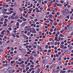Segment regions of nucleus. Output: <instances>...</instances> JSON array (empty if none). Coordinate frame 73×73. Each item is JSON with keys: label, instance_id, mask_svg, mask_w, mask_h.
<instances>
[{"label": "nucleus", "instance_id": "obj_1", "mask_svg": "<svg viewBox=\"0 0 73 73\" xmlns=\"http://www.w3.org/2000/svg\"><path fill=\"white\" fill-rule=\"evenodd\" d=\"M55 66H56V64H54L51 65V66L50 67V68H54V67H55Z\"/></svg>", "mask_w": 73, "mask_h": 73}, {"label": "nucleus", "instance_id": "obj_2", "mask_svg": "<svg viewBox=\"0 0 73 73\" xmlns=\"http://www.w3.org/2000/svg\"><path fill=\"white\" fill-rule=\"evenodd\" d=\"M38 50L40 51L41 50V47L38 45Z\"/></svg>", "mask_w": 73, "mask_h": 73}, {"label": "nucleus", "instance_id": "obj_3", "mask_svg": "<svg viewBox=\"0 0 73 73\" xmlns=\"http://www.w3.org/2000/svg\"><path fill=\"white\" fill-rule=\"evenodd\" d=\"M9 66L10 68H12L13 67V65L12 64H9Z\"/></svg>", "mask_w": 73, "mask_h": 73}, {"label": "nucleus", "instance_id": "obj_4", "mask_svg": "<svg viewBox=\"0 0 73 73\" xmlns=\"http://www.w3.org/2000/svg\"><path fill=\"white\" fill-rule=\"evenodd\" d=\"M32 32L33 33H36V30L35 29H33L32 30Z\"/></svg>", "mask_w": 73, "mask_h": 73}, {"label": "nucleus", "instance_id": "obj_5", "mask_svg": "<svg viewBox=\"0 0 73 73\" xmlns=\"http://www.w3.org/2000/svg\"><path fill=\"white\" fill-rule=\"evenodd\" d=\"M63 13L62 14L63 15H64V16L66 15V14L65 13V11L63 10Z\"/></svg>", "mask_w": 73, "mask_h": 73}, {"label": "nucleus", "instance_id": "obj_6", "mask_svg": "<svg viewBox=\"0 0 73 73\" xmlns=\"http://www.w3.org/2000/svg\"><path fill=\"white\" fill-rule=\"evenodd\" d=\"M48 59H49V57H48V56H46L45 57V60H48Z\"/></svg>", "mask_w": 73, "mask_h": 73}, {"label": "nucleus", "instance_id": "obj_7", "mask_svg": "<svg viewBox=\"0 0 73 73\" xmlns=\"http://www.w3.org/2000/svg\"><path fill=\"white\" fill-rule=\"evenodd\" d=\"M72 28L70 27L68 29V32H70L71 31H72Z\"/></svg>", "mask_w": 73, "mask_h": 73}, {"label": "nucleus", "instance_id": "obj_8", "mask_svg": "<svg viewBox=\"0 0 73 73\" xmlns=\"http://www.w3.org/2000/svg\"><path fill=\"white\" fill-rule=\"evenodd\" d=\"M5 30H3L2 31L1 33V35H4V32H5Z\"/></svg>", "mask_w": 73, "mask_h": 73}, {"label": "nucleus", "instance_id": "obj_9", "mask_svg": "<svg viewBox=\"0 0 73 73\" xmlns=\"http://www.w3.org/2000/svg\"><path fill=\"white\" fill-rule=\"evenodd\" d=\"M48 17L49 18H52V17H53L52 15L51 14L49 15Z\"/></svg>", "mask_w": 73, "mask_h": 73}, {"label": "nucleus", "instance_id": "obj_10", "mask_svg": "<svg viewBox=\"0 0 73 73\" xmlns=\"http://www.w3.org/2000/svg\"><path fill=\"white\" fill-rule=\"evenodd\" d=\"M30 60H33V56H30Z\"/></svg>", "mask_w": 73, "mask_h": 73}, {"label": "nucleus", "instance_id": "obj_11", "mask_svg": "<svg viewBox=\"0 0 73 73\" xmlns=\"http://www.w3.org/2000/svg\"><path fill=\"white\" fill-rule=\"evenodd\" d=\"M3 71L5 72H7V71H8V70H7V69H3Z\"/></svg>", "mask_w": 73, "mask_h": 73}, {"label": "nucleus", "instance_id": "obj_12", "mask_svg": "<svg viewBox=\"0 0 73 73\" xmlns=\"http://www.w3.org/2000/svg\"><path fill=\"white\" fill-rule=\"evenodd\" d=\"M54 25L55 26H56V25H57V23H56V22H54Z\"/></svg>", "mask_w": 73, "mask_h": 73}, {"label": "nucleus", "instance_id": "obj_13", "mask_svg": "<svg viewBox=\"0 0 73 73\" xmlns=\"http://www.w3.org/2000/svg\"><path fill=\"white\" fill-rule=\"evenodd\" d=\"M64 46V45H62V46H60V47L61 48H62V49H63Z\"/></svg>", "mask_w": 73, "mask_h": 73}, {"label": "nucleus", "instance_id": "obj_14", "mask_svg": "<svg viewBox=\"0 0 73 73\" xmlns=\"http://www.w3.org/2000/svg\"><path fill=\"white\" fill-rule=\"evenodd\" d=\"M26 23V22H24L22 24V25L23 26V25H25V24Z\"/></svg>", "mask_w": 73, "mask_h": 73}, {"label": "nucleus", "instance_id": "obj_15", "mask_svg": "<svg viewBox=\"0 0 73 73\" xmlns=\"http://www.w3.org/2000/svg\"><path fill=\"white\" fill-rule=\"evenodd\" d=\"M66 71H60V72L62 73H64Z\"/></svg>", "mask_w": 73, "mask_h": 73}, {"label": "nucleus", "instance_id": "obj_16", "mask_svg": "<svg viewBox=\"0 0 73 73\" xmlns=\"http://www.w3.org/2000/svg\"><path fill=\"white\" fill-rule=\"evenodd\" d=\"M69 5V3H68L67 4H66V5H64V7H66V6H68V5Z\"/></svg>", "mask_w": 73, "mask_h": 73}, {"label": "nucleus", "instance_id": "obj_17", "mask_svg": "<svg viewBox=\"0 0 73 73\" xmlns=\"http://www.w3.org/2000/svg\"><path fill=\"white\" fill-rule=\"evenodd\" d=\"M11 64H13V63H15V61L14 60H13V61H11Z\"/></svg>", "mask_w": 73, "mask_h": 73}, {"label": "nucleus", "instance_id": "obj_18", "mask_svg": "<svg viewBox=\"0 0 73 73\" xmlns=\"http://www.w3.org/2000/svg\"><path fill=\"white\" fill-rule=\"evenodd\" d=\"M4 21V18H2L1 19V21Z\"/></svg>", "mask_w": 73, "mask_h": 73}, {"label": "nucleus", "instance_id": "obj_19", "mask_svg": "<svg viewBox=\"0 0 73 73\" xmlns=\"http://www.w3.org/2000/svg\"><path fill=\"white\" fill-rule=\"evenodd\" d=\"M18 17L17 16H15V19H18Z\"/></svg>", "mask_w": 73, "mask_h": 73}, {"label": "nucleus", "instance_id": "obj_20", "mask_svg": "<svg viewBox=\"0 0 73 73\" xmlns=\"http://www.w3.org/2000/svg\"><path fill=\"white\" fill-rule=\"evenodd\" d=\"M60 3L61 4H63L64 3V1L62 0L60 1Z\"/></svg>", "mask_w": 73, "mask_h": 73}, {"label": "nucleus", "instance_id": "obj_21", "mask_svg": "<svg viewBox=\"0 0 73 73\" xmlns=\"http://www.w3.org/2000/svg\"><path fill=\"white\" fill-rule=\"evenodd\" d=\"M49 20L51 22V23H53V20H51L50 19H49Z\"/></svg>", "mask_w": 73, "mask_h": 73}, {"label": "nucleus", "instance_id": "obj_22", "mask_svg": "<svg viewBox=\"0 0 73 73\" xmlns=\"http://www.w3.org/2000/svg\"><path fill=\"white\" fill-rule=\"evenodd\" d=\"M18 21L19 22V23H20L22 22V21H21L20 19H19V20H18Z\"/></svg>", "mask_w": 73, "mask_h": 73}, {"label": "nucleus", "instance_id": "obj_23", "mask_svg": "<svg viewBox=\"0 0 73 73\" xmlns=\"http://www.w3.org/2000/svg\"><path fill=\"white\" fill-rule=\"evenodd\" d=\"M16 25L17 26H19V22L17 23Z\"/></svg>", "mask_w": 73, "mask_h": 73}, {"label": "nucleus", "instance_id": "obj_24", "mask_svg": "<svg viewBox=\"0 0 73 73\" xmlns=\"http://www.w3.org/2000/svg\"><path fill=\"white\" fill-rule=\"evenodd\" d=\"M11 19H14V17H13V16H11Z\"/></svg>", "mask_w": 73, "mask_h": 73}, {"label": "nucleus", "instance_id": "obj_25", "mask_svg": "<svg viewBox=\"0 0 73 73\" xmlns=\"http://www.w3.org/2000/svg\"><path fill=\"white\" fill-rule=\"evenodd\" d=\"M24 61H22L21 62V64H23L24 63Z\"/></svg>", "mask_w": 73, "mask_h": 73}, {"label": "nucleus", "instance_id": "obj_26", "mask_svg": "<svg viewBox=\"0 0 73 73\" xmlns=\"http://www.w3.org/2000/svg\"><path fill=\"white\" fill-rule=\"evenodd\" d=\"M68 51H66L64 52V53L65 54H67L68 53Z\"/></svg>", "mask_w": 73, "mask_h": 73}, {"label": "nucleus", "instance_id": "obj_27", "mask_svg": "<svg viewBox=\"0 0 73 73\" xmlns=\"http://www.w3.org/2000/svg\"><path fill=\"white\" fill-rule=\"evenodd\" d=\"M60 37H64V35H63L62 34H61L60 35Z\"/></svg>", "mask_w": 73, "mask_h": 73}, {"label": "nucleus", "instance_id": "obj_28", "mask_svg": "<svg viewBox=\"0 0 73 73\" xmlns=\"http://www.w3.org/2000/svg\"><path fill=\"white\" fill-rule=\"evenodd\" d=\"M50 32H53V29H50Z\"/></svg>", "mask_w": 73, "mask_h": 73}, {"label": "nucleus", "instance_id": "obj_29", "mask_svg": "<svg viewBox=\"0 0 73 73\" xmlns=\"http://www.w3.org/2000/svg\"><path fill=\"white\" fill-rule=\"evenodd\" d=\"M6 32L8 33H10L9 31L8 30H7Z\"/></svg>", "mask_w": 73, "mask_h": 73}, {"label": "nucleus", "instance_id": "obj_30", "mask_svg": "<svg viewBox=\"0 0 73 73\" xmlns=\"http://www.w3.org/2000/svg\"><path fill=\"white\" fill-rule=\"evenodd\" d=\"M45 48H46V49H48V45H46L45 46Z\"/></svg>", "mask_w": 73, "mask_h": 73}, {"label": "nucleus", "instance_id": "obj_31", "mask_svg": "<svg viewBox=\"0 0 73 73\" xmlns=\"http://www.w3.org/2000/svg\"><path fill=\"white\" fill-rule=\"evenodd\" d=\"M16 13H15L13 14L12 15L14 16H15L16 15Z\"/></svg>", "mask_w": 73, "mask_h": 73}, {"label": "nucleus", "instance_id": "obj_32", "mask_svg": "<svg viewBox=\"0 0 73 73\" xmlns=\"http://www.w3.org/2000/svg\"><path fill=\"white\" fill-rule=\"evenodd\" d=\"M30 34H31V33H30V32H28L27 33V35H28V36H30Z\"/></svg>", "mask_w": 73, "mask_h": 73}, {"label": "nucleus", "instance_id": "obj_33", "mask_svg": "<svg viewBox=\"0 0 73 73\" xmlns=\"http://www.w3.org/2000/svg\"><path fill=\"white\" fill-rule=\"evenodd\" d=\"M12 36H13L14 37H16V35L13 34H12Z\"/></svg>", "mask_w": 73, "mask_h": 73}, {"label": "nucleus", "instance_id": "obj_34", "mask_svg": "<svg viewBox=\"0 0 73 73\" xmlns=\"http://www.w3.org/2000/svg\"><path fill=\"white\" fill-rule=\"evenodd\" d=\"M19 10L21 11H23V9H22V8H19Z\"/></svg>", "mask_w": 73, "mask_h": 73}, {"label": "nucleus", "instance_id": "obj_35", "mask_svg": "<svg viewBox=\"0 0 73 73\" xmlns=\"http://www.w3.org/2000/svg\"><path fill=\"white\" fill-rule=\"evenodd\" d=\"M51 45H54V42H51Z\"/></svg>", "mask_w": 73, "mask_h": 73}, {"label": "nucleus", "instance_id": "obj_36", "mask_svg": "<svg viewBox=\"0 0 73 73\" xmlns=\"http://www.w3.org/2000/svg\"><path fill=\"white\" fill-rule=\"evenodd\" d=\"M67 29H68V28H67V27H65L64 28V29L65 30H67Z\"/></svg>", "mask_w": 73, "mask_h": 73}, {"label": "nucleus", "instance_id": "obj_37", "mask_svg": "<svg viewBox=\"0 0 73 73\" xmlns=\"http://www.w3.org/2000/svg\"><path fill=\"white\" fill-rule=\"evenodd\" d=\"M29 30L31 32H32V28H30L29 29Z\"/></svg>", "mask_w": 73, "mask_h": 73}, {"label": "nucleus", "instance_id": "obj_38", "mask_svg": "<svg viewBox=\"0 0 73 73\" xmlns=\"http://www.w3.org/2000/svg\"><path fill=\"white\" fill-rule=\"evenodd\" d=\"M50 8H48L47 9V11H50Z\"/></svg>", "mask_w": 73, "mask_h": 73}, {"label": "nucleus", "instance_id": "obj_39", "mask_svg": "<svg viewBox=\"0 0 73 73\" xmlns=\"http://www.w3.org/2000/svg\"><path fill=\"white\" fill-rule=\"evenodd\" d=\"M37 54H34V56H35V57H36V56H37Z\"/></svg>", "mask_w": 73, "mask_h": 73}, {"label": "nucleus", "instance_id": "obj_40", "mask_svg": "<svg viewBox=\"0 0 73 73\" xmlns=\"http://www.w3.org/2000/svg\"><path fill=\"white\" fill-rule=\"evenodd\" d=\"M5 21L6 22H8V20L7 19H5Z\"/></svg>", "mask_w": 73, "mask_h": 73}, {"label": "nucleus", "instance_id": "obj_41", "mask_svg": "<svg viewBox=\"0 0 73 73\" xmlns=\"http://www.w3.org/2000/svg\"><path fill=\"white\" fill-rule=\"evenodd\" d=\"M6 14H7V15H10L11 14V13H10L7 12L6 13Z\"/></svg>", "mask_w": 73, "mask_h": 73}, {"label": "nucleus", "instance_id": "obj_42", "mask_svg": "<svg viewBox=\"0 0 73 73\" xmlns=\"http://www.w3.org/2000/svg\"><path fill=\"white\" fill-rule=\"evenodd\" d=\"M14 12L12 11H10V13H11H11H14Z\"/></svg>", "mask_w": 73, "mask_h": 73}, {"label": "nucleus", "instance_id": "obj_43", "mask_svg": "<svg viewBox=\"0 0 73 73\" xmlns=\"http://www.w3.org/2000/svg\"><path fill=\"white\" fill-rule=\"evenodd\" d=\"M50 52H51V50L50 49L48 51V53H50Z\"/></svg>", "mask_w": 73, "mask_h": 73}, {"label": "nucleus", "instance_id": "obj_44", "mask_svg": "<svg viewBox=\"0 0 73 73\" xmlns=\"http://www.w3.org/2000/svg\"><path fill=\"white\" fill-rule=\"evenodd\" d=\"M56 14L57 15H60V13L58 12L56 13Z\"/></svg>", "mask_w": 73, "mask_h": 73}, {"label": "nucleus", "instance_id": "obj_45", "mask_svg": "<svg viewBox=\"0 0 73 73\" xmlns=\"http://www.w3.org/2000/svg\"><path fill=\"white\" fill-rule=\"evenodd\" d=\"M17 62L18 64H19V65H21V62H20V63H19V62Z\"/></svg>", "mask_w": 73, "mask_h": 73}, {"label": "nucleus", "instance_id": "obj_46", "mask_svg": "<svg viewBox=\"0 0 73 73\" xmlns=\"http://www.w3.org/2000/svg\"><path fill=\"white\" fill-rule=\"evenodd\" d=\"M17 62L18 64H19V65H21V62H20V63H19V62Z\"/></svg>", "mask_w": 73, "mask_h": 73}, {"label": "nucleus", "instance_id": "obj_47", "mask_svg": "<svg viewBox=\"0 0 73 73\" xmlns=\"http://www.w3.org/2000/svg\"><path fill=\"white\" fill-rule=\"evenodd\" d=\"M9 30V31H11V30H12V28H9L8 29Z\"/></svg>", "mask_w": 73, "mask_h": 73}, {"label": "nucleus", "instance_id": "obj_48", "mask_svg": "<svg viewBox=\"0 0 73 73\" xmlns=\"http://www.w3.org/2000/svg\"><path fill=\"white\" fill-rule=\"evenodd\" d=\"M8 70L9 71H10V70H11V68H8Z\"/></svg>", "mask_w": 73, "mask_h": 73}, {"label": "nucleus", "instance_id": "obj_49", "mask_svg": "<svg viewBox=\"0 0 73 73\" xmlns=\"http://www.w3.org/2000/svg\"><path fill=\"white\" fill-rule=\"evenodd\" d=\"M42 38H45V35L43 36Z\"/></svg>", "mask_w": 73, "mask_h": 73}, {"label": "nucleus", "instance_id": "obj_50", "mask_svg": "<svg viewBox=\"0 0 73 73\" xmlns=\"http://www.w3.org/2000/svg\"><path fill=\"white\" fill-rule=\"evenodd\" d=\"M40 69H38V72H40Z\"/></svg>", "mask_w": 73, "mask_h": 73}, {"label": "nucleus", "instance_id": "obj_51", "mask_svg": "<svg viewBox=\"0 0 73 73\" xmlns=\"http://www.w3.org/2000/svg\"><path fill=\"white\" fill-rule=\"evenodd\" d=\"M8 17V16H4V18H7Z\"/></svg>", "mask_w": 73, "mask_h": 73}, {"label": "nucleus", "instance_id": "obj_52", "mask_svg": "<svg viewBox=\"0 0 73 73\" xmlns=\"http://www.w3.org/2000/svg\"><path fill=\"white\" fill-rule=\"evenodd\" d=\"M58 60L59 61L61 60V58H60V57L59 58Z\"/></svg>", "mask_w": 73, "mask_h": 73}, {"label": "nucleus", "instance_id": "obj_53", "mask_svg": "<svg viewBox=\"0 0 73 73\" xmlns=\"http://www.w3.org/2000/svg\"><path fill=\"white\" fill-rule=\"evenodd\" d=\"M36 64H38V60H36Z\"/></svg>", "mask_w": 73, "mask_h": 73}, {"label": "nucleus", "instance_id": "obj_54", "mask_svg": "<svg viewBox=\"0 0 73 73\" xmlns=\"http://www.w3.org/2000/svg\"><path fill=\"white\" fill-rule=\"evenodd\" d=\"M10 10H11V11H13V8H10Z\"/></svg>", "mask_w": 73, "mask_h": 73}, {"label": "nucleus", "instance_id": "obj_55", "mask_svg": "<svg viewBox=\"0 0 73 73\" xmlns=\"http://www.w3.org/2000/svg\"><path fill=\"white\" fill-rule=\"evenodd\" d=\"M56 30H57V29H56V28H55L54 29V31L55 32H56Z\"/></svg>", "mask_w": 73, "mask_h": 73}, {"label": "nucleus", "instance_id": "obj_56", "mask_svg": "<svg viewBox=\"0 0 73 73\" xmlns=\"http://www.w3.org/2000/svg\"><path fill=\"white\" fill-rule=\"evenodd\" d=\"M33 47L34 48H36V46L35 45L33 46Z\"/></svg>", "mask_w": 73, "mask_h": 73}, {"label": "nucleus", "instance_id": "obj_57", "mask_svg": "<svg viewBox=\"0 0 73 73\" xmlns=\"http://www.w3.org/2000/svg\"><path fill=\"white\" fill-rule=\"evenodd\" d=\"M32 53H36V52L34 51L32 52Z\"/></svg>", "mask_w": 73, "mask_h": 73}, {"label": "nucleus", "instance_id": "obj_58", "mask_svg": "<svg viewBox=\"0 0 73 73\" xmlns=\"http://www.w3.org/2000/svg\"><path fill=\"white\" fill-rule=\"evenodd\" d=\"M57 43L56 42H55V45H57Z\"/></svg>", "mask_w": 73, "mask_h": 73}, {"label": "nucleus", "instance_id": "obj_59", "mask_svg": "<svg viewBox=\"0 0 73 73\" xmlns=\"http://www.w3.org/2000/svg\"><path fill=\"white\" fill-rule=\"evenodd\" d=\"M3 10H4V11H7V9H3Z\"/></svg>", "mask_w": 73, "mask_h": 73}, {"label": "nucleus", "instance_id": "obj_60", "mask_svg": "<svg viewBox=\"0 0 73 73\" xmlns=\"http://www.w3.org/2000/svg\"><path fill=\"white\" fill-rule=\"evenodd\" d=\"M37 19H35L34 21H37Z\"/></svg>", "mask_w": 73, "mask_h": 73}, {"label": "nucleus", "instance_id": "obj_61", "mask_svg": "<svg viewBox=\"0 0 73 73\" xmlns=\"http://www.w3.org/2000/svg\"><path fill=\"white\" fill-rule=\"evenodd\" d=\"M64 49H66L67 48V47L66 46H65L64 48Z\"/></svg>", "mask_w": 73, "mask_h": 73}, {"label": "nucleus", "instance_id": "obj_62", "mask_svg": "<svg viewBox=\"0 0 73 73\" xmlns=\"http://www.w3.org/2000/svg\"><path fill=\"white\" fill-rule=\"evenodd\" d=\"M0 24H3V22H0Z\"/></svg>", "mask_w": 73, "mask_h": 73}, {"label": "nucleus", "instance_id": "obj_63", "mask_svg": "<svg viewBox=\"0 0 73 73\" xmlns=\"http://www.w3.org/2000/svg\"><path fill=\"white\" fill-rule=\"evenodd\" d=\"M57 33L58 35H60V32L57 31Z\"/></svg>", "mask_w": 73, "mask_h": 73}, {"label": "nucleus", "instance_id": "obj_64", "mask_svg": "<svg viewBox=\"0 0 73 73\" xmlns=\"http://www.w3.org/2000/svg\"><path fill=\"white\" fill-rule=\"evenodd\" d=\"M52 38H50L49 40H50V41H52Z\"/></svg>", "mask_w": 73, "mask_h": 73}]
</instances>
